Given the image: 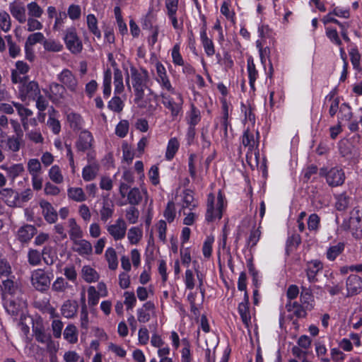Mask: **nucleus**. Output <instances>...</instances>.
<instances>
[{
    "mask_svg": "<svg viewBox=\"0 0 362 362\" xmlns=\"http://www.w3.org/2000/svg\"><path fill=\"white\" fill-rule=\"evenodd\" d=\"M67 196L69 199L76 202H83L87 199V196L81 187H71L67 189Z\"/></svg>",
    "mask_w": 362,
    "mask_h": 362,
    "instance_id": "obj_31",
    "label": "nucleus"
},
{
    "mask_svg": "<svg viewBox=\"0 0 362 362\" xmlns=\"http://www.w3.org/2000/svg\"><path fill=\"white\" fill-rule=\"evenodd\" d=\"M114 93L115 95L122 93L124 90V86L123 83V75L122 71L118 67L114 69Z\"/></svg>",
    "mask_w": 362,
    "mask_h": 362,
    "instance_id": "obj_40",
    "label": "nucleus"
},
{
    "mask_svg": "<svg viewBox=\"0 0 362 362\" xmlns=\"http://www.w3.org/2000/svg\"><path fill=\"white\" fill-rule=\"evenodd\" d=\"M28 170L31 176L40 175L42 171L40 162L36 158L30 159L28 161Z\"/></svg>",
    "mask_w": 362,
    "mask_h": 362,
    "instance_id": "obj_55",
    "label": "nucleus"
},
{
    "mask_svg": "<svg viewBox=\"0 0 362 362\" xmlns=\"http://www.w3.org/2000/svg\"><path fill=\"white\" fill-rule=\"evenodd\" d=\"M88 303L90 306L97 305L99 302L100 296L98 293L96 288L95 286H89L88 288Z\"/></svg>",
    "mask_w": 362,
    "mask_h": 362,
    "instance_id": "obj_59",
    "label": "nucleus"
},
{
    "mask_svg": "<svg viewBox=\"0 0 362 362\" xmlns=\"http://www.w3.org/2000/svg\"><path fill=\"white\" fill-rule=\"evenodd\" d=\"M242 144L246 151V158L248 162L253 160L257 162L259 156L258 132L255 129H250V125L246 127L242 139Z\"/></svg>",
    "mask_w": 362,
    "mask_h": 362,
    "instance_id": "obj_3",
    "label": "nucleus"
},
{
    "mask_svg": "<svg viewBox=\"0 0 362 362\" xmlns=\"http://www.w3.org/2000/svg\"><path fill=\"white\" fill-rule=\"evenodd\" d=\"M45 36L42 33L37 32L28 35L25 41V52L28 53L29 49L36 43L44 42Z\"/></svg>",
    "mask_w": 362,
    "mask_h": 362,
    "instance_id": "obj_45",
    "label": "nucleus"
},
{
    "mask_svg": "<svg viewBox=\"0 0 362 362\" xmlns=\"http://www.w3.org/2000/svg\"><path fill=\"white\" fill-rule=\"evenodd\" d=\"M38 18H28L26 20V30L28 32H34L35 30H40L43 25L37 20Z\"/></svg>",
    "mask_w": 362,
    "mask_h": 362,
    "instance_id": "obj_61",
    "label": "nucleus"
},
{
    "mask_svg": "<svg viewBox=\"0 0 362 362\" xmlns=\"http://www.w3.org/2000/svg\"><path fill=\"white\" fill-rule=\"evenodd\" d=\"M87 25L90 31L98 38L101 37V33L98 28V21L93 14H88L86 18Z\"/></svg>",
    "mask_w": 362,
    "mask_h": 362,
    "instance_id": "obj_48",
    "label": "nucleus"
},
{
    "mask_svg": "<svg viewBox=\"0 0 362 362\" xmlns=\"http://www.w3.org/2000/svg\"><path fill=\"white\" fill-rule=\"evenodd\" d=\"M136 314L138 321L146 323L151 320L152 316L156 315V306L151 301L146 302L141 308L137 309Z\"/></svg>",
    "mask_w": 362,
    "mask_h": 362,
    "instance_id": "obj_14",
    "label": "nucleus"
},
{
    "mask_svg": "<svg viewBox=\"0 0 362 362\" xmlns=\"http://www.w3.org/2000/svg\"><path fill=\"white\" fill-rule=\"evenodd\" d=\"M130 76L136 96L135 100L136 102H139L143 99L145 90L148 88L147 83L149 80L148 73L146 69H138L132 66L130 68Z\"/></svg>",
    "mask_w": 362,
    "mask_h": 362,
    "instance_id": "obj_4",
    "label": "nucleus"
},
{
    "mask_svg": "<svg viewBox=\"0 0 362 362\" xmlns=\"http://www.w3.org/2000/svg\"><path fill=\"white\" fill-rule=\"evenodd\" d=\"M171 56L173 62L175 65L182 66L184 64V60L182 55L180 54V44H175L172 49Z\"/></svg>",
    "mask_w": 362,
    "mask_h": 362,
    "instance_id": "obj_60",
    "label": "nucleus"
},
{
    "mask_svg": "<svg viewBox=\"0 0 362 362\" xmlns=\"http://www.w3.org/2000/svg\"><path fill=\"white\" fill-rule=\"evenodd\" d=\"M6 148L13 152L20 150L21 146V138L19 136H11L6 140Z\"/></svg>",
    "mask_w": 362,
    "mask_h": 362,
    "instance_id": "obj_57",
    "label": "nucleus"
},
{
    "mask_svg": "<svg viewBox=\"0 0 362 362\" xmlns=\"http://www.w3.org/2000/svg\"><path fill=\"white\" fill-rule=\"evenodd\" d=\"M8 9L12 16L20 23L26 22L27 16L25 6L19 2L9 4Z\"/></svg>",
    "mask_w": 362,
    "mask_h": 362,
    "instance_id": "obj_16",
    "label": "nucleus"
},
{
    "mask_svg": "<svg viewBox=\"0 0 362 362\" xmlns=\"http://www.w3.org/2000/svg\"><path fill=\"white\" fill-rule=\"evenodd\" d=\"M247 72L249 78V83L252 89L255 88V82L257 77V71L255 69V66L253 59L250 57L247 59Z\"/></svg>",
    "mask_w": 362,
    "mask_h": 362,
    "instance_id": "obj_46",
    "label": "nucleus"
},
{
    "mask_svg": "<svg viewBox=\"0 0 362 362\" xmlns=\"http://www.w3.org/2000/svg\"><path fill=\"white\" fill-rule=\"evenodd\" d=\"M1 168L7 173L8 177L13 182L25 170L22 163H16L10 166L2 165Z\"/></svg>",
    "mask_w": 362,
    "mask_h": 362,
    "instance_id": "obj_27",
    "label": "nucleus"
},
{
    "mask_svg": "<svg viewBox=\"0 0 362 362\" xmlns=\"http://www.w3.org/2000/svg\"><path fill=\"white\" fill-rule=\"evenodd\" d=\"M151 344L154 348L158 349V356H163L164 355H169L170 349L162 338L161 335L157 332L152 334L151 337Z\"/></svg>",
    "mask_w": 362,
    "mask_h": 362,
    "instance_id": "obj_15",
    "label": "nucleus"
},
{
    "mask_svg": "<svg viewBox=\"0 0 362 362\" xmlns=\"http://www.w3.org/2000/svg\"><path fill=\"white\" fill-rule=\"evenodd\" d=\"M18 193L10 188L0 190V198L9 206H19Z\"/></svg>",
    "mask_w": 362,
    "mask_h": 362,
    "instance_id": "obj_18",
    "label": "nucleus"
},
{
    "mask_svg": "<svg viewBox=\"0 0 362 362\" xmlns=\"http://www.w3.org/2000/svg\"><path fill=\"white\" fill-rule=\"evenodd\" d=\"M323 268L322 263L319 260H312L308 263L307 265V276L310 282L315 281L317 274Z\"/></svg>",
    "mask_w": 362,
    "mask_h": 362,
    "instance_id": "obj_25",
    "label": "nucleus"
},
{
    "mask_svg": "<svg viewBox=\"0 0 362 362\" xmlns=\"http://www.w3.org/2000/svg\"><path fill=\"white\" fill-rule=\"evenodd\" d=\"M320 174L326 176V180L330 186H339L344 183L345 176L343 170L333 168L327 172L326 169H321Z\"/></svg>",
    "mask_w": 362,
    "mask_h": 362,
    "instance_id": "obj_13",
    "label": "nucleus"
},
{
    "mask_svg": "<svg viewBox=\"0 0 362 362\" xmlns=\"http://www.w3.org/2000/svg\"><path fill=\"white\" fill-rule=\"evenodd\" d=\"M114 214V205L108 200H104L102 208L100 210V219L103 222H106L112 217Z\"/></svg>",
    "mask_w": 362,
    "mask_h": 362,
    "instance_id": "obj_39",
    "label": "nucleus"
},
{
    "mask_svg": "<svg viewBox=\"0 0 362 362\" xmlns=\"http://www.w3.org/2000/svg\"><path fill=\"white\" fill-rule=\"evenodd\" d=\"M153 295V291L152 287L150 286L148 288L144 286H139L136 288V296L139 300L144 301L146 300L150 296Z\"/></svg>",
    "mask_w": 362,
    "mask_h": 362,
    "instance_id": "obj_62",
    "label": "nucleus"
},
{
    "mask_svg": "<svg viewBox=\"0 0 362 362\" xmlns=\"http://www.w3.org/2000/svg\"><path fill=\"white\" fill-rule=\"evenodd\" d=\"M163 216L168 223H172L176 216V208L174 202L169 201L163 212Z\"/></svg>",
    "mask_w": 362,
    "mask_h": 362,
    "instance_id": "obj_56",
    "label": "nucleus"
},
{
    "mask_svg": "<svg viewBox=\"0 0 362 362\" xmlns=\"http://www.w3.org/2000/svg\"><path fill=\"white\" fill-rule=\"evenodd\" d=\"M107 107L110 110L115 112H120L124 107V102L118 96H114L109 102Z\"/></svg>",
    "mask_w": 362,
    "mask_h": 362,
    "instance_id": "obj_58",
    "label": "nucleus"
},
{
    "mask_svg": "<svg viewBox=\"0 0 362 362\" xmlns=\"http://www.w3.org/2000/svg\"><path fill=\"white\" fill-rule=\"evenodd\" d=\"M105 257L111 270H115L118 267L117 255L113 247H107L105 250Z\"/></svg>",
    "mask_w": 362,
    "mask_h": 362,
    "instance_id": "obj_41",
    "label": "nucleus"
},
{
    "mask_svg": "<svg viewBox=\"0 0 362 362\" xmlns=\"http://www.w3.org/2000/svg\"><path fill=\"white\" fill-rule=\"evenodd\" d=\"M36 232V229L31 225H26L19 228L18 230V238L21 242L30 240Z\"/></svg>",
    "mask_w": 362,
    "mask_h": 362,
    "instance_id": "obj_37",
    "label": "nucleus"
},
{
    "mask_svg": "<svg viewBox=\"0 0 362 362\" xmlns=\"http://www.w3.org/2000/svg\"><path fill=\"white\" fill-rule=\"evenodd\" d=\"M40 207L42 209V214L45 220L50 223H54L57 219V214L53 206L47 201L42 200L40 202Z\"/></svg>",
    "mask_w": 362,
    "mask_h": 362,
    "instance_id": "obj_23",
    "label": "nucleus"
},
{
    "mask_svg": "<svg viewBox=\"0 0 362 362\" xmlns=\"http://www.w3.org/2000/svg\"><path fill=\"white\" fill-rule=\"evenodd\" d=\"M11 28V19L9 14L4 11L0 10V29L7 33Z\"/></svg>",
    "mask_w": 362,
    "mask_h": 362,
    "instance_id": "obj_51",
    "label": "nucleus"
},
{
    "mask_svg": "<svg viewBox=\"0 0 362 362\" xmlns=\"http://www.w3.org/2000/svg\"><path fill=\"white\" fill-rule=\"evenodd\" d=\"M30 281L36 290L43 292L49 287L51 277L43 269H37L32 272Z\"/></svg>",
    "mask_w": 362,
    "mask_h": 362,
    "instance_id": "obj_8",
    "label": "nucleus"
},
{
    "mask_svg": "<svg viewBox=\"0 0 362 362\" xmlns=\"http://www.w3.org/2000/svg\"><path fill=\"white\" fill-rule=\"evenodd\" d=\"M348 296L358 293L362 290V279L356 275H350L346 280Z\"/></svg>",
    "mask_w": 362,
    "mask_h": 362,
    "instance_id": "obj_19",
    "label": "nucleus"
},
{
    "mask_svg": "<svg viewBox=\"0 0 362 362\" xmlns=\"http://www.w3.org/2000/svg\"><path fill=\"white\" fill-rule=\"evenodd\" d=\"M315 349L316 352L317 356L322 361V362H329L330 358L326 357L327 349L324 344L322 341H316L315 343Z\"/></svg>",
    "mask_w": 362,
    "mask_h": 362,
    "instance_id": "obj_52",
    "label": "nucleus"
},
{
    "mask_svg": "<svg viewBox=\"0 0 362 362\" xmlns=\"http://www.w3.org/2000/svg\"><path fill=\"white\" fill-rule=\"evenodd\" d=\"M63 336L69 343L76 344L78 337L77 327L73 324H69L64 330Z\"/></svg>",
    "mask_w": 362,
    "mask_h": 362,
    "instance_id": "obj_35",
    "label": "nucleus"
},
{
    "mask_svg": "<svg viewBox=\"0 0 362 362\" xmlns=\"http://www.w3.org/2000/svg\"><path fill=\"white\" fill-rule=\"evenodd\" d=\"M49 177L50 180L56 184H60L64 181V176L62 173L60 168L54 165L51 167L49 170Z\"/></svg>",
    "mask_w": 362,
    "mask_h": 362,
    "instance_id": "obj_50",
    "label": "nucleus"
},
{
    "mask_svg": "<svg viewBox=\"0 0 362 362\" xmlns=\"http://www.w3.org/2000/svg\"><path fill=\"white\" fill-rule=\"evenodd\" d=\"M33 332L36 341L43 344L49 341V339L52 337L42 325L34 326L33 328Z\"/></svg>",
    "mask_w": 362,
    "mask_h": 362,
    "instance_id": "obj_38",
    "label": "nucleus"
},
{
    "mask_svg": "<svg viewBox=\"0 0 362 362\" xmlns=\"http://www.w3.org/2000/svg\"><path fill=\"white\" fill-rule=\"evenodd\" d=\"M99 171V166L97 163H93L86 165L82 170V177L86 182L94 180Z\"/></svg>",
    "mask_w": 362,
    "mask_h": 362,
    "instance_id": "obj_33",
    "label": "nucleus"
},
{
    "mask_svg": "<svg viewBox=\"0 0 362 362\" xmlns=\"http://www.w3.org/2000/svg\"><path fill=\"white\" fill-rule=\"evenodd\" d=\"M344 243L339 242L330 245L326 252V257L329 261H334L344 250Z\"/></svg>",
    "mask_w": 362,
    "mask_h": 362,
    "instance_id": "obj_34",
    "label": "nucleus"
},
{
    "mask_svg": "<svg viewBox=\"0 0 362 362\" xmlns=\"http://www.w3.org/2000/svg\"><path fill=\"white\" fill-rule=\"evenodd\" d=\"M111 84H112V72L110 69H107L104 72L103 76V94L105 97H109L111 94Z\"/></svg>",
    "mask_w": 362,
    "mask_h": 362,
    "instance_id": "obj_49",
    "label": "nucleus"
},
{
    "mask_svg": "<svg viewBox=\"0 0 362 362\" xmlns=\"http://www.w3.org/2000/svg\"><path fill=\"white\" fill-rule=\"evenodd\" d=\"M200 39L206 55L209 57L213 56L215 53L214 42L208 37L205 28L200 32Z\"/></svg>",
    "mask_w": 362,
    "mask_h": 362,
    "instance_id": "obj_29",
    "label": "nucleus"
},
{
    "mask_svg": "<svg viewBox=\"0 0 362 362\" xmlns=\"http://www.w3.org/2000/svg\"><path fill=\"white\" fill-rule=\"evenodd\" d=\"M204 277L203 274L198 269H195L194 274L192 269H187L183 279L185 288L188 290H192L197 287L202 296H204Z\"/></svg>",
    "mask_w": 362,
    "mask_h": 362,
    "instance_id": "obj_7",
    "label": "nucleus"
},
{
    "mask_svg": "<svg viewBox=\"0 0 362 362\" xmlns=\"http://www.w3.org/2000/svg\"><path fill=\"white\" fill-rule=\"evenodd\" d=\"M180 147V143L177 138L173 137L171 138L168 143L166 152H165V158L167 160H170L175 156L177 150Z\"/></svg>",
    "mask_w": 362,
    "mask_h": 362,
    "instance_id": "obj_44",
    "label": "nucleus"
},
{
    "mask_svg": "<svg viewBox=\"0 0 362 362\" xmlns=\"http://www.w3.org/2000/svg\"><path fill=\"white\" fill-rule=\"evenodd\" d=\"M197 206V202L194 200L192 192L185 190L182 195V209L183 210L188 209L189 211L193 210Z\"/></svg>",
    "mask_w": 362,
    "mask_h": 362,
    "instance_id": "obj_42",
    "label": "nucleus"
},
{
    "mask_svg": "<svg viewBox=\"0 0 362 362\" xmlns=\"http://www.w3.org/2000/svg\"><path fill=\"white\" fill-rule=\"evenodd\" d=\"M129 122L127 120H122L120 121L118 124L116 126L115 128V134L121 138L124 137L128 132H129Z\"/></svg>",
    "mask_w": 362,
    "mask_h": 362,
    "instance_id": "obj_64",
    "label": "nucleus"
},
{
    "mask_svg": "<svg viewBox=\"0 0 362 362\" xmlns=\"http://www.w3.org/2000/svg\"><path fill=\"white\" fill-rule=\"evenodd\" d=\"M66 91L62 84L52 83L49 86V98L54 103H59L65 98Z\"/></svg>",
    "mask_w": 362,
    "mask_h": 362,
    "instance_id": "obj_20",
    "label": "nucleus"
},
{
    "mask_svg": "<svg viewBox=\"0 0 362 362\" xmlns=\"http://www.w3.org/2000/svg\"><path fill=\"white\" fill-rule=\"evenodd\" d=\"M64 40L66 47L74 54H77L81 52L83 45L77 35L76 29L70 28L66 30Z\"/></svg>",
    "mask_w": 362,
    "mask_h": 362,
    "instance_id": "obj_11",
    "label": "nucleus"
},
{
    "mask_svg": "<svg viewBox=\"0 0 362 362\" xmlns=\"http://www.w3.org/2000/svg\"><path fill=\"white\" fill-rule=\"evenodd\" d=\"M26 7L28 18H40L43 14V9L35 1L28 3Z\"/></svg>",
    "mask_w": 362,
    "mask_h": 362,
    "instance_id": "obj_53",
    "label": "nucleus"
},
{
    "mask_svg": "<svg viewBox=\"0 0 362 362\" xmlns=\"http://www.w3.org/2000/svg\"><path fill=\"white\" fill-rule=\"evenodd\" d=\"M40 90L38 84L35 81H30L27 83H23L19 87L18 97L25 103L35 100L40 95Z\"/></svg>",
    "mask_w": 362,
    "mask_h": 362,
    "instance_id": "obj_10",
    "label": "nucleus"
},
{
    "mask_svg": "<svg viewBox=\"0 0 362 362\" xmlns=\"http://www.w3.org/2000/svg\"><path fill=\"white\" fill-rule=\"evenodd\" d=\"M238 310L242 322L245 327L248 328L250 325L251 315L249 308V298L247 292H245L244 300L239 303Z\"/></svg>",
    "mask_w": 362,
    "mask_h": 362,
    "instance_id": "obj_17",
    "label": "nucleus"
},
{
    "mask_svg": "<svg viewBox=\"0 0 362 362\" xmlns=\"http://www.w3.org/2000/svg\"><path fill=\"white\" fill-rule=\"evenodd\" d=\"M69 284L62 277H57L52 285V291L55 292H64Z\"/></svg>",
    "mask_w": 362,
    "mask_h": 362,
    "instance_id": "obj_63",
    "label": "nucleus"
},
{
    "mask_svg": "<svg viewBox=\"0 0 362 362\" xmlns=\"http://www.w3.org/2000/svg\"><path fill=\"white\" fill-rule=\"evenodd\" d=\"M29 69L28 65L22 62L18 61L16 64V69L12 71V81L14 83H21L24 76H21V74H25L28 72Z\"/></svg>",
    "mask_w": 362,
    "mask_h": 362,
    "instance_id": "obj_24",
    "label": "nucleus"
},
{
    "mask_svg": "<svg viewBox=\"0 0 362 362\" xmlns=\"http://www.w3.org/2000/svg\"><path fill=\"white\" fill-rule=\"evenodd\" d=\"M241 111L244 114L245 126H249L250 129H255V117L250 103H242Z\"/></svg>",
    "mask_w": 362,
    "mask_h": 362,
    "instance_id": "obj_26",
    "label": "nucleus"
},
{
    "mask_svg": "<svg viewBox=\"0 0 362 362\" xmlns=\"http://www.w3.org/2000/svg\"><path fill=\"white\" fill-rule=\"evenodd\" d=\"M155 67L156 71V81L160 85L162 90L168 92H174V88L170 83L165 66L160 62H156Z\"/></svg>",
    "mask_w": 362,
    "mask_h": 362,
    "instance_id": "obj_12",
    "label": "nucleus"
},
{
    "mask_svg": "<svg viewBox=\"0 0 362 362\" xmlns=\"http://www.w3.org/2000/svg\"><path fill=\"white\" fill-rule=\"evenodd\" d=\"M127 239L131 245H137L143 237V231L139 227H132L127 233Z\"/></svg>",
    "mask_w": 362,
    "mask_h": 362,
    "instance_id": "obj_43",
    "label": "nucleus"
},
{
    "mask_svg": "<svg viewBox=\"0 0 362 362\" xmlns=\"http://www.w3.org/2000/svg\"><path fill=\"white\" fill-rule=\"evenodd\" d=\"M214 240L215 238L213 235H209L203 243L202 253L206 259H209L211 255Z\"/></svg>",
    "mask_w": 362,
    "mask_h": 362,
    "instance_id": "obj_54",
    "label": "nucleus"
},
{
    "mask_svg": "<svg viewBox=\"0 0 362 362\" xmlns=\"http://www.w3.org/2000/svg\"><path fill=\"white\" fill-rule=\"evenodd\" d=\"M67 227L69 229V235L70 239L73 241L76 239L81 238L83 236V230L80 226L73 218H69L67 221Z\"/></svg>",
    "mask_w": 362,
    "mask_h": 362,
    "instance_id": "obj_28",
    "label": "nucleus"
},
{
    "mask_svg": "<svg viewBox=\"0 0 362 362\" xmlns=\"http://www.w3.org/2000/svg\"><path fill=\"white\" fill-rule=\"evenodd\" d=\"M74 250L81 255H90L93 247L90 243L85 239L78 238L73 240Z\"/></svg>",
    "mask_w": 362,
    "mask_h": 362,
    "instance_id": "obj_22",
    "label": "nucleus"
},
{
    "mask_svg": "<svg viewBox=\"0 0 362 362\" xmlns=\"http://www.w3.org/2000/svg\"><path fill=\"white\" fill-rule=\"evenodd\" d=\"M13 105L18 111V114L21 117L23 127L25 130L28 129V117L33 115V111L30 109L25 107L23 105L18 103H13Z\"/></svg>",
    "mask_w": 362,
    "mask_h": 362,
    "instance_id": "obj_32",
    "label": "nucleus"
},
{
    "mask_svg": "<svg viewBox=\"0 0 362 362\" xmlns=\"http://www.w3.org/2000/svg\"><path fill=\"white\" fill-rule=\"evenodd\" d=\"M21 295L16 283L9 279L3 281L2 298L8 313L18 315L25 308V302L20 297Z\"/></svg>",
    "mask_w": 362,
    "mask_h": 362,
    "instance_id": "obj_1",
    "label": "nucleus"
},
{
    "mask_svg": "<svg viewBox=\"0 0 362 362\" xmlns=\"http://www.w3.org/2000/svg\"><path fill=\"white\" fill-rule=\"evenodd\" d=\"M57 80L71 93L78 95L82 94V88L76 76L67 69L57 74Z\"/></svg>",
    "mask_w": 362,
    "mask_h": 362,
    "instance_id": "obj_6",
    "label": "nucleus"
},
{
    "mask_svg": "<svg viewBox=\"0 0 362 362\" xmlns=\"http://www.w3.org/2000/svg\"><path fill=\"white\" fill-rule=\"evenodd\" d=\"M81 276L88 283L95 282L100 278L98 272L89 265H84L82 267Z\"/></svg>",
    "mask_w": 362,
    "mask_h": 362,
    "instance_id": "obj_30",
    "label": "nucleus"
},
{
    "mask_svg": "<svg viewBox=\"0 0 362 362\" xmlns=\"http://www.w3.org/2000/svg\"><path fill=\"white\" fill-rule=\"evenodd\" d=\"M160 96L163 105L170 112L173 118L182 112L183 98L180 93L174 89V92L162 91Z\"/></svg>",
    "mask_w": 362,
    "mask_h": 362,
    "instance_id": "obj_5",
    "label": "nucleus"
},
{
    "mask_svg": "<svg viewBox=\"0 0 362 362\" xmlns=\"http://www.w3.org/2000/svg\"><path fill=\"white\" fill-rule=\"evenodd\" d=\"M300 303L301 305L307 310H311L314 307V298L311 293L305 290L303 291L300 294Z\"/></svg>",
    "mask_w": 362,
    "mask_h": 362,
    "instance_id": "obj_47",
    "label": "nucleus"
},
{
    "mask_svg": "<svg viewBox=\"0 0 362 362\" xmlns=\"http://www.w3.org/2000/svg\"><path fill=\"white\" fill-rule=\"evenodd\" d=\"M78 304L76 301L66 300L62 306L61 312L64 317L71 318L77 312Z\"/></svg>",
    "mask_w": 362,
    "mask_h": 362,
    "instance_id": "obj_36",
    "label": "nucleus"
},
{
    "mask_svg": "<svg viewBox=\"0 0 362 362\" xmlns=\"http://www.w3.org/2000/svg\"><path fill=\"white\" fill-rule=\"evenodd\" d=\"M93 137L90 132L83 131L80 133L76 143L78 150L85 151L92 147Z\"/></svg>",
    "mask_w": 362,
    "mask_h": 362,
    "instance_id": "obj_21",
    "label": "nucleus"
},
{
    "mask_svg": "<svg viewBox=\"0 0 362 362\" xmlns=\"http://www.w3.org/2000/svg\"><path fill=\"white\" fill-rule=\"evenodd\" d=\"M226 206L227 201L220 190L217 194H209L206 202V221L207 222L219 221Z\"/></svg>",
    "mask_w": 362,
    "mask_h": 362,
    "instance_id": "obj_2",
    "label": "nucleus"
},
{
    "mask_svg": "<svg viewBox=\"0 0 362 362\" xmlns=\"http://www.w3.org/2000/svg\"><path fill=\"white\" fill-rule=\"evenodd\" d=\"M105 228L115 241H119L123 240L126 236L127 224L122 218H119L113 223L107 224Z\"/></svg>",
    "mask_w": 362,
    "mask_h": 362,
    "instance_id": "obj_9",
    "label": "nucleus"
}]
</instances>
